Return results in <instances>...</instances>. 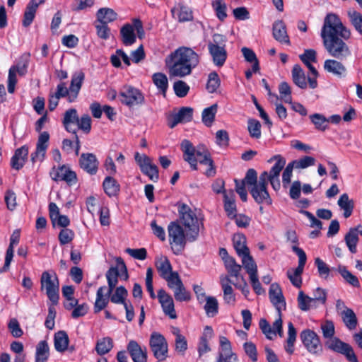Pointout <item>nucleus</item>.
Returning <instances> with one entry per match:
<instances>
[{
  "instance_id": "f3484780",
  "label": "nucleus",
  "mask_w": 362,
  "mask_h": 362,
  "mask_svg": "<svg viewBox=\"0 0 362 362\" xmlns=\"http://www.w3.org/2000/svg\"><path fill=\"white\" fill-rule=\"evenodd\" d=\"M221 351L218 354L217 362H236L237 355L232 351L230 341L224 336L219 337Z\"/></svg>"
},
{
  "instance_id": "09e8293b",
  "label": "nucleus",
  "mask_w": 362,
  "mask_h": 362,
  "mask_svg": "<svg viewBox=\"0 0 362 362\" xmlns=\"http://www.w3.org/2000/svg\"><path fill=\"white\" fill-rule=\"evenodd\" d=\"M309 117L317 130L325 132L328 129V120H327V118L323 115L315 113L310 115Z\"/></svg>"
},
{
  "instance_id": "bf43d9fd",
  "label": "nucleus",
  "mask_w": 362,
  "mask_h": 362,
  "mask_svg": "<svg viewBox=\"0 0 362 362\" xmlns=\"http://www.w3.org/2000/svg\"><path fill=\"white\" fill-rule=\"evenodd\" d=\"M241 51L245 60L248 62L253 63V72H257L259 69V66L255 53L251 49H249L247 47H243Z\"/></svg>"
},
{
  "instance_id": "72a5a7b5",
  "label": "nucleus",
  "mask_w": 362,
  "mask_h": 362,
  "mask_svg": "<svg viewBox=\"0 0 362 362\" xmlns=\"http://www.w3.org/2000/svg\"><path fill=\"white\" fill-rule=\"evenodd\" d=\"M69 342V337L66 332L59 331L54 334V345L57 351H65L68 349Z\"/></svg>"
},
{
  "instance_id": "412c9836",
  "label": "nucleus",
  "mask_w": 362,
  "mask_h": 362,
  "mask_svg": "<svg viewBox=\"0 0 362 362\" xmlns=\"http://www.w3.org/2000/svg\"><path fill=\"white\" fill-rule=\"evenodd\" d=\"M157 297L165 314L168 315L171 319H175L177 315L172 296L163 289H160L158 291Z\"/></svg>"
},
{
  "instance_id": "4be33fe9",
  "label": "nucleus",
  "mask_w": 362,
  "mask_h": 362,
  "mask_svg": "<svg viewBox=\"0 0 362 362\" xmlns=\"http://www.w3.org/2000/svg\"><path fill=\"white\" fill-rule=\"evenodd\" d=\"M127 349L134 362H147L146 348H141L136 341L130 340Z\"/></svg>"
},
{
  "instance_id": "b1692460",
  "label": "nucleus",
  "mask_w": 362,
  "mask_h": 362,
  "mask_svg": "<svg viewBox=\"0 0 362 362\" xmlns=\"http://www.w3.org/2000/svg\"><path fill=\"white\" fill-rule=\"evenodd\" d=\"M85 78V75L82 71L74 73L71 77L69 86L70 94L69 95V102H74L78 97L79 91Z\"/></svg>"
},
{
  "instance_id": "ea45409f",
  "label": "nucleus",
  "mask_w": 362,
  "mask_h": 362,
  "mask_svg": "<svg viewBox=\"0 0 362 362\" xmlns=\"http://www.w3.org/2000/svg\"><path fill=\"white\" fill-rule=\"evenodd\" d=\"M103 186L105 192L109 197H113L117 195L120 188L119 185L118 184L117 180L110 176H107L105 178L103 183Z\"/></svg>"
},
{
  "instance_id": "338daca9",
  "label": "nucleus",
  "mask_w": 362,
  "mask_h": 362,
  "mask_svg": "<svg viewBox=\"0 0 362 362\" xmlns=\"http://www.w3.org/2000/svg\"><path fill=\"white\" fill-rule=\"evenodd\" d=\"M296 169H304L314 165L315 159L311 156H304L300 159L291 162Z\"/></svg>"
},
{
  "instance_id": "864d4df0",
  "label": "nucleus",
  "mask_w": 362,
  "mask_h": 362,
  "mask_svg": "<svg viewBox=\"0 0 362 362\" xmlns=\"http://www.w3.org/2000/svg\"><path fill=\"white\" fill-rule=\"evenodd\" d=\"M204 310L208 317H214L218 313V303L215 297H206Z\"/></svg>"
},
{
  "instance_id": "6e6d98bb",
  "label": "nucleus",
  "mask_w": 362,
  "mask_h": 362,
  "mask_svg": "<svg viewBox=\"0 0 362 362\" xmlns=\"http://www.w3.org/2000/svg\"><path fill=\"white\" fill-rule=\"evenodd\" d=\"M217 105L214 104L205 108L202 112V122L207 127H210L214 121L215 115L217 112Z\"/></svg>"
},
{
  "instance_id": "0eeeda50",
  "label": "nucleus",
  "mask_w": 362,
  "mask_h": 362,
  "mask_svg": "<svg viewBox=\"0 0 362 362\" xmlns=\"http://www.w3.org/2000/svg\"><path fill=\"white\" fill-rule=\"evenodd\" d=\"M41 290H45L46 294L53 305L59 301V283L57 274L47 271L43 272L40 278Z\"/></svg>"
},
{
  "instance_id": "f03ea898",
  "label": "nucleus",
  "mask_w": 362,
  "mask_h": 362,
  "mask_svg": "<svg viewBox=\"0 0 362 362\" xmlns=\"http://www.w3.org/2000/svg\"><path fill=\"white\" fill-rule=\"evenodd\" d=\"M200 57L192 49L182 47L172 52L166 59L170 76L184 78L192 74L199 64Z\"/></svg>"
},
{
  "instance_id": "7ed1b4c3",
  "label": "nucleus",
  "mask_w": 362,
  "mask_h": 362,
  "mask_svg": "<svg viewBox=\"0 0 362 362\" xmlns=\"http://www.w3.org/2000/svg\"><path fill=\"white\" fill-rule=\"evenodd\" d=\"M181 150L183 153V159L189 163L191 168L197 170V163L208 166L204 174L207 177H214L216 170L211 153L208 148L203 144H199L194 147L191 141L184 139L180 144Z\"/></svg>"
},
{
  "instance_id": "c85d7f7f",
  "label": "nucleus",
  "mask_w": 362,
  "mask_h": 362,
  "mask_svg": "<svg viewBox=\"0 0 362 362\" xmlns=\"http://www.w3.org/2000/svg\"><path fill=\"white\" fill-rule=\"evenodd\" d=\"M20 240V230H16L13 231L10 238V244L6 250V257H5V263L3 267L4 271H6L9 267L10 264L13 257V252H14V246L16 245L19 243Z\"/></svg>"
},
{
  "instance_id": "7c9ffc66",
  "label": "nucleus",
  "mask_w": 362,
  "mask_h": 362,
  "mask_svg": "<svg viewBox=\"0 0 362 362\" xmlns=\"http://www.w3.org/2000/svg\"><path fill=\"white\" fill-rule=\"evenodd\" d=\"M273 36L279 42L289 44L286 25L282 21H276L273 25Z\"/></svg>"
},
{
  "instance_id": "13d9d810",
  "label": "nucleus",
  "mask_w": 362,
  "mask_h": 362,
  "mask_svg": "<svg viewBox=\"0 0 362 362\" xmlns=\"http://www.w3.org/2000/svg\"><path fill=\"white\" fill-rule=\"evenodd\" d=\"M247 130L252 138L258 139L261 137V124L255 119H249L247 120Z\"/></svg>"
},
{
  "instance_id": "39448f33",
  "label": "nucleus",
  "mask_w": 362,
  "mask_h": 362,
  "mask_svg": "<svg viewBox=\"0 0 362 362\" xmlns=\"http://www.w3.org/2000/svg\"><path fill=\"white\" fill-rule=\"evenodd\" d=\"M169 243L174 253L178 255L185 249L187 240V230L178 221L170 222L168 226Z\"/></svg>"
},
{
  "instance_id": "f257e3e1",
  "label": "nucleus",
  "mask_w": 362,
  "mask_h": 362,
  "mask_svg": "<svg viewBox=\"0 0 362 362\" xmlns=\"http://www.w3.org/2000/svg\"><path fill=\"white\" fill-rule=\"evenodd\" d=\"M351 35L350 30L342 24L336 14L327 15L322 28L321 37L324 47L331 57L340 61L351 57V48L345 41L349 40Z\"/></svg>"
},
{
  "instance_id": "4468645a",
  "label": "nucleus",
  "mask_w": 362,
  "mask_h": 362,
  "mask_svg": "<svg viewBox=\"0 0 362 362\" xmlns=\"http://www.w3.org/2000/svg\"><path fill=\"white\" fill-rule=\"evenodd\" d=\"M326 346L330 350L339 353L346 358L350 362H358L353 348L339 338L334 337L326 341Z\"/></svg>"
},
{
  "instance_id": "6e6552de",
  "label": "nucleus",
  "mask_w": 362,
  "mask_h": 362,
  "mask_svg": "<svg viewBox=\"0 0 362 362\" xmlns=\"http://www.w3.org/2000/svg\"><path fill=\"white\" fill-rule=\"evenodd\" d=\"M149 346L157 362H161L168 357V344L163 335L158 332H153L149 339Z\"/></svg>"
},
{
  "instance_id": "f8f14e48",
  "label": "nucleus",
  "mask_w": 362,
  "mask_h": 362,
  "mask_svg": "<svg viewBox=\"0 0 362 362\" xmlns=\"http://www.w3.org/2000/svg\"><path fill=\"white\" fill-rule=\"evenodd\" d=\"M121 103L129 107L141 105L145 98L143 93L137 88L131 86H125L119 92Z\"/></svg>"
},
{
  "instance_id": "473e14b6",
  "label": "nucleus",
  "mask_w": 362,
  "mask_h": 362,
  "mask_svg": "<svg viewBox=\"0 0 362 362\" xmlns=\"http://www.w3.org/2000/svg\"><path fill=\"white\" fill-rule=\"evenodd\" d=\"M96 18L97 22L107 25L117 19V14L112 8H101L97 11Z\"/></svg>"
},
{
  "instance_id": "3c124183",
  "label": "nucleus",
  "mask_w": 362,
  "mask_h": 362,
  "mask_svg": "<svg viewBox=\"0 0 362 362\" xmlns=\"http://www.w3.org/2000/svg\"><path fill=\"white\" fill-rule=\"evenodd\" d=\"M296 339V330L292 322L288 324V338L286 339V345L285 346V350L289 354L293 353V346Z\"/></svg>"
},
{
  "instance_id": "8fccbe9b",
  "label": "nucleus",
  "mask_w": 362,
  "mask_h": 362,
  "mask_svg": "<svg viewBox=\"0 0 362 362\" xmlns=\"http://www.w3.org/2000/svg\"><path fill=\"white\" fill-rule=\"evenodd\" d=\"M273 160H276V163L268 174L269 176L279 177V174L286 164V160L280 155H276L271 158L268 162L271 163Z\"/></svg>"
},
{
  "instance_id": "774afa93",
  "label": "nucleus",
  "mask_w": 362,
  "mask_h": 362,
  "mask_svg": "<svg viewBox=\"0 0 362 362\" xmlns=\"http://www.w3.org/2000/svg\"><path fill=\"white\" fill-rule=\"evenodd\" d=\"M279 91L284 102L289 104L292 103L291 90L286 82H282L279 84Z\"/></svg>"
},
{
  "instance_id": "a19ab883",
  "label": "nucleus",
  "mask_w": 362,
  "mask_h": 362,
  "mask_svg": "<svg viewBox=\"0 0 362 362\" xmlns=\"http://www.w3.org/2000/svg\"><path fill=\"white\" fill-rule=\"evenodd\" d=\"M234 197L235 194L233 190L224 194V208L227 215L230 218H234L236 213V205Z\"/></svg>"
},
{
  "instance_id": "a878e982",
  "label": "nucleus",
  "mask_w": 362,
  "mask_h": 362,
  "mask_svg": "<svg viewBox=\"0 0 362 362\" xmlns=\"http://www.w3.org/2000/svg\"><path fill=\"white\" fill-rule=\"evenodd\" d=\"M173 17L180 23L191 21L193 20V13L190 8L182 4L172 8Z\"/></svg>"
},
{
  "instance_id": "423d86ee",
  "label": "nucleus",
  "mask_w": 362,
  "mask_h": 362,
  "mask_svg": "<svg viewBox=\"0 0 362 362\" xmlns=\"http://www.w3.org/2000/svg\"><path fill=\"white\" fill-rule=\"evenodd\" d=\"M207 45L214 65L218 67L223 66L228 56L225 37L220 34H214Z\"/></svg>"
},
{
  "instance_id": "393cba45",
  "label": "nucleus",
  "mask_w": 362,
  "mask_h": 362,
  "mask_svg": "<svg viewBox=\"0 0 362 362\" xmlns=\"http://www.w3.org/2000/svg\"><path fill=\"white\" fill-rule=\"evenodd\" d=\"M81 168L90 175H94L98 170V162L93 153H82L79 160Z\"/></svg>"
},
{
  "instance_id": "ddd939ff",
  "label": "nucleus",
  "mask_w": 362,
  "mask_h": 362,
  "mask_svg": "<svg viewBox=\"0 0 362 362\" xmlns=\"http://www.w3.org/2000/svg\"><path fill=\"white\" fill-rule=\"evenodd\" d=\"M117 266L110 267L106 273V278L108 283V294H111L113 289L118 283V276H124L126 280L128 278L127 269L124 262L121 257L116 259Z\"/></svg>"
},
{
  "instance_id": "cd10ccee",
  "label": "nucleus",
  "mask_w": 362,
  "mask_h": 362,
  "mask_svg": "<svg viewBox=\"0 0 362 362\" xmlns=\"http://www.w3.org/2000/svg\"><path fill=\"white\" fill-rule=\"evenodd\" d=\"M233 282L228 276L221 275L220 284L223 291V299L228 304H234L235 301L233 290L230 286Z\"/></svg>"
},
{
  "instance_id": "680f3d73",
  "label": "nucleus",
  "mask_w": 362,
  "mask_h": 362,
  "mask_svg": "<svg viewBox=\"0 0 362 362\" xmlns=\"http://www.w3.org/2000/svg\"><path fill=\"white\" fill-rule=\"evenodd\" d=\"M173 291L177 301H189L191 298L190 293L186 290L183 284L173 288Z\"/></svg>"
},
{
  "instance_id": "0e129e2a",
  "label": "nucleus",
  "mask_w": 362,
  "mask_h": 362,
  "mask_svg": "<svg viewBox=\"0 0 362 362\" xmlns=\"http://www.w3.org/2000/svg\"><path fill=\"white\" fill-rule=\"evenodd\" d=\"M189 85L184 81L179 80L173 83L175 94L179 98L185 97L189 91Z\"/></svg>"
},
{
  "instance_id": "79ce46f5",
  "label": "nucleus",
  "mask_w": 362,
  "mask_h": 362,
  "mask_svg": "<svg viewBox=\"0 0 362 362\" xmlns=\"http://www.w3.org/2000/svg\"><path fill=\"white\" fill-rule=\"evenodd\" d=\"M49 355V348L46 341H40L36 348L35 362H46Z\"/></svg>"
},
{
  "instance_id": "e2e57ef3",
  "label": "nucleus",
  "mask_w": 362,
  "mask_h": 362,
  "mask_svg": "<svg viewBox=\"0 0 362 362\" xmlns=\"http://www.w3.org/2000/svg\"><path fill=\"white\" fill-rule=\"evenodd\" d=\"M220 84L221 81L218 74L215 71L210 73L206 83L207 90L209 93H213L219 88Z\"/></svg>"
},
{
  "instance_id": "2f4dec72",
  "label": "nucleus",
  "mask_w": 362,
  "mask_h": 362,
  "mask_svg": "<svg viewBox=\"0 0 362 362\" xmlns=\"http://www.w3.org/2000/svg\"><path fill=\"white\" fill-rule=\"evenodd\" d=\"M105 286L100 287L96 293V299L94 304V312L99 313L103 310L108 304L110 296L111 294H108V291L105 294L104 291Z\"/></svg>"
},
{
  "instance_id": "5701e85b",
  "label": "nucleus",
  "mask_w": 362,
  "mask_h": 362,
  "mask_svg": "<svg viewBox=\"0 0 362 362\" xmlns=\"http://www.w3.org/2000/svg\"><path fill=\"white\" fill-rule=\"evenodd\" d=\"M324 69L339 78L345 77L347 73L346 66L341 63V61L337 59L325 60Z\"/></svg>"
},
{
  "instance_id": "69168bd1",
  "label": "nucleus",
  "mask_w": 362,
  "mask_h": 362,
  "mask_svg": "<svg viewBox=\"0 0 362 362\" xmlns=\"http://www.w3.org/2000/svg\"><path fill=\"white\" fill-rule=\"evenodd\" d=\"M315 264L317 268L319 276L324 279H327L331 273L329 266L319 257L315 258Z\"/></svg>"
},
{
  "instance_id": "603ef678",
  "label": "nucleus",
  "mask_w": 362,
  "mask_h": 362,
  "mask_svg": "<svg viewBox=\"0 0 362 362\" xmlns=\"http://www.w3.org/2000/svg\"><path fill=\"white\" fill-rule=\"evenodd\" d=\"M347 14L356 30L362 35V14L354 9H349Z\"/></svg>"
},
{
  "instance_id": "a211bd4d",
  "label": "nucleus",
  "mask_w": 362,
  "mask_h": 362,
  "mask_svg": "<svg viewBox=\"0 0 362 362\" xmlns=\"http://www.w3.org/2000/svg\"><path fill=\"white\" fill-rule=\"evenodd\" d=\"M50 176L55 181L63 180L69 185L76 182V175L68 167L62 165L58 168H53L50 172Z\"/></svg>"
},
{
  "instance_id": "20e7f679",
  "label": "nucleus",
  "mask_w": 362,
  "mask_h": 362,
  "mask_svg": "<svg viewBox=\"0 0 362 362\" xmlns=\"http://www.w3.org/2000/svg\"><path fill=\"white\" fill-rule=\"evenodd\" d=\"M179 220L180 225L187 230V240L194 242L197 240L200 226L202 222L197 217L196 213L187 204H181L178 206Z\"/></svg>"
},
{
  "instance_id": "dca6fc26",
  "label": "nucleus",
  "mask_w": 362,
  "mask_h": 362,
  "mask_svg": "<svg viewBox=\"0 0 362 362\" xmlns=\"http://www.w3.org/2000/svg\"><path fill=\"white\" fill-rule=\"evenodd\" d=\"M78 119V116L77 114V111L76 109L71 108L66 110L64 113V117L63 119V124L66 128V129L72 132L75 134V142H76V154H78L79 148H80V141L79 139L76 134V129L72 127L73 124H77Z\"/></svg>"
},
{
  "instance_id": "c03bdc74",
  "label": "nucleus",
  "mask_w": 362,
  "mask_h": 362,
  "mask_svg": "<svg viewBox=\"0 0 362 362\" xmlns=\"http://www.w3.org/2000/svg\"><path fill=\"white\" fill-rule=\"evenodd\" d=\"M242 259V264L249 275V277L257 274V267L252 257L247 253L240 257Z\"/></svg>"
},
{
  "instance_id": "2eb2a0df",
  "label": "nucleus",
  "mask_w": 362,
  "mask_h": 362,
  "mask_svg": "<svg viewBox=\"0 0 362 362\" xmlns=\"http://www.w3.org/2000/svg\"><path fill=\"white\" fill-rule=\"evenodd\" d=\"M135 160L139 164L141 172L147 175L151 180L156 182L158 180V167L152 163L151 158L146 155L135 154Z\"/></svg>"
},
{
  "instance_id": "1a4fd4ad",
  "label": "nucleus",
  "mask_w": 362,
  "mask_h": 362,
  "mask_svg": "<svg viewBox=\"0 0 362 362\" xmlns=\"http://www.w3.org/2000/svg\"><path fill=\"white\" fill-rule=\"evenodd\" d=\"M300 339L311 354L320 355L322 352V344L318 334L312 329H305L300 333Z\"/></svg>"
},
{
  "instance_id": "5fc2aeb1",
  "label": "nucleus",
  "mask_w": 362,
  "mask_h": 362,
  "mask_svg": "<svg viewBox=\"0 0 362 362\" xmlns=\"http://www.w3.org/2000/svg\"><path fill=\"white\" fill-rule=\"evenodd\" d=\"M356 230L349 229V232L345 235V243L351 253H356V245L358 242V235L356 234Z\"/></svg>"
},
{
  "instance_id": "49530a36",
  "label": "nucleus",
  "mask_w": 362,
  "mask_h": 362,
  "mask_svg": "<svg viewBox=\"0 0 362 362\" xmlns=\"http://www.w3.org/2000/svg\"><path fill=\"white\" fill-rule=\"evenodd\" d=\"M152 80L157 88L165 96L168 88V81L166 75L160 72L156 73L153 75Z\"/></svg>"
},
{
  "instance_id": "9d476101",
  "label": "nucleus",
  "mask_w": 362,
  "mask_h": 362,
  "mask_svg": "<svg viewBox=\"0 0 362 362\" xmlns=\"http://www.w3.org/2000/svg\"><path fill=\"white\" fill-rule=\"evenodd\" d=\"M267 172L264 171L259 177L258 184L252 187L250 194L258 204L266 203L271 205L272 200L267 191Z\"/></svg>"
},
{
  "instance_id": "9b49d317",
  "label": "nucleus",
  "mask_w": 362,
  "mask_h": 362,
  "mask_svg": "<svg viewBox=\"0 0 362 362\" xmlns=\"http://www.w3.org/2000/svg\"><path fill=\"white\" fill-rule=\"evenodd\" d=\"M292 250L298 256V266L295 269H288L286 274L291 284L295 287L300 288L302 285L301 275L303 272L307 257L305 252L296 245H293Z\"/></svg>"
},
{
  "instance_id": "58836bf2",
  "label": "nucleus",
  "mask_w": 362,
  "mask_h": 362,
  "mask_svg": "<svg viewBox=\"0 0 362 362\" xmlns=\"http://www.w3.org/2000/svg\"><path fill=\"white\" fill-rule=\"evenodd\" d=\"M156 267L163 279L173 272L170 262L166 257L158 258L156 261Z\"/></svg>"
},
{
  "instance_id": "de8ad7c7",
  "label": "nucleus",
  "mask_w": 362,
  "mask_h": 362,
  "mask_svg": "<svg viewBox=\"0 0 362 362\" xmlns=\"http://www.w3.org/2000/svg\"><path fill=\"white\" fill-rule=\"evenodd\" d=\"M338 205L344 210V216L345 218L349 217L353 211L354 203L350 200L347 194H343L338 200Z\"/></svg>"
},
{
  "instance_id": "c9c22d12",
  "label": "nucleus",
  "mask_w": 362,
  "mask_h": 362,
  "mask_svg": "<svg viewBox=\"0 0 362 362\" xmlns=\"http://www.w3.org/2000/svg\"><path fill=\"white\" fill-rule=\"evenodd\" d=\"M224 266L228 274L227 276H229V279L234 277L235 278V281H240V276H243L240 274L242 267L236 262L234 258L228 259L224 263Z\"/></svg>"
},
{
  "instance_id": "4d7b16f0",
  "label": "nucleus",
  "mask_w": 362,
  "mask_h": 362,
  "mask_svg": "<svg viewBox=\"0 0 362 362\" xmlns=\"http://www.w3.org/2000/svg\"><path fill=\"white\" fill-rule=\"evenodd\" d=\"M342 320L346 327L349 329H354L357 326V318L354 312L351 310H346L344 313L341 315Z\"/></svg>"
},
{
  "instance_id": "6ab92c4d",
  "label": "nucleus",
  "mask_w": 362,
  "mask_h": 362,
  "mask_svg": "<svg viewBox=\"0 0 362 362\" xmlns=\"http://www.w3.org/2000/svg\"><path fill=\"white\" fill-rule=\"evenodd\" d=\"M49 140V134L47 132H41L39 135L36 150L31 154V160L35 163L36 161H42L46 154Z\"/></svg>"
},
{
  "instance_id": "aec40b11",
  "label": "nucleus",
  "mask_w": 362,
  "mask_h": 362,
  "mask_svg": "<svg viewBox=\"0 0 362 362\" xmlns=\"http://www.w3.org/2000/svg\"><path fill=\"white\" fill-rule=\"evenodd\" d=\"M269 296L277 311L286 310V304L285 298L283 296L281 288L278 284L274 283L271 284L269 290Z\"/></svg>"
},
{
  "instance_id": "e433bc0d",
  "label": "nucleus",
  "mask_w": 362,
  "mask_h": 362,
  "mask_svg": "<svg viewBox=\"0 0 362 362\" xmlns=\"http://www.w3.org/2000/svg\"><path fill=\"white\" fill-rule=\"evenodd\" d=\"M234 248L239 257L250 253L246 245V238L243 234H235L233 238Z\"/></svg>"
},
{
  "instance_id": "f704fd0d",
  "label": "nucleus",
  "mask_w": 362,
  "mask_h": 362,
  "mask_svg": "<svg viewBox=\"0 0 362 362\" xmlns=\"http://www.w3.org/2000/svg\"><path fill=\"white\" fill-rule=\"evenodd\" d=\"M120 34L124 45L129 46L135 42L136 35L132 25L127 23L123 25L120 30Z\"/></svg>"
},
{
  "instance_id": "c756f323",
  "label": "nucleus",
  "mask_w": 362,
  "mask_h": 362,
  "mask_svg": "<svg viewBox=\"0 0 362 362\" xmlns=\"http://www.w3.org/2000/svg\"><path fill=\"white\" fill-rule=\"evenodd\" d=\"M44 2L45 0H31L29 2L24 13L23 21V25L25 27H28L32 23L38 6Z\"/></svg>"
},
{
  "instance_id": "4c0bfd02",
  "label": "nucleus",
  "mask_w": 362,
  "mask_h": 362,
  "mask_svg": "<svg viewBox=\"0 0 362 362\" xmlns=\"http://www.w3.org/2000/svg\"><path fill=\"white\" fill-rule=\"evenodd\" d=\"M292 78L293 83L302 89L307 88V82L305 73L300 65L296 64L292 69Z\"/></svg>"
},
{
  "instance_id": "bb28decb",
  "label": "nucleus",
  "mask_w": 362,
  "mask_h": 362,
  "mask_svg": "<svg viewBox=\"0 0 362 362\" xmlns=\"http://www.w3.org/2000/svg\"><path fill=\"white\" fill-rule=\"evenodd\" d=\"M28 148L26 146L16 149L11 160V167L17 170L22 168L28 158Z\"/></svg>"
},
{
  "instance_id": "a18cd8bd",
  "label": "nucleus",
  "mask_w": 362,
  "mask_h": 362,
  "mask_svg": "<svg viewBox=\"0 0 362 362\" xmlns=\"http://www.w3.org/2000/svg\"><path fill=\"white\" fill-rule=\"evenodd\" d=\"M298 306L302 311H308L310 308H316L312 297L305 295L303 291H300L297 298Z\"/></svg>"
},
{
  "instance_id": "052dcab7",
  "label": "nucleus",
  "mask_w": 362,
  "mask_h": 362,
  "mask_svg": "<svg viewBox=\"0 0 362 362\" xmlns=\"http://www.w3.org/2000/svg\"><path fill=\"white\" fill-rule=\"evenodd\" d=\"M127 296V291L124 286H119L116 288L115 293L110 296V300L113 303L117 304H126V297Z\"/></svg>"
},
{
  "instance_id": "37998d69",
  "label": "nucleus",
  "mask_w": 362,
  "mask_h": 362,
  "mask_svg": "<svg viewBox=\"0 0 362 362\" xmlns=\"http://www.w3.org/2000/svg\"><path fill=\"white\" fill-rule=\"evenodd\" d=\"M113 348V341L110 337H103L98 340L95 346V351L98 355L107 354Z\"/></svg>"
}]
</instances>
